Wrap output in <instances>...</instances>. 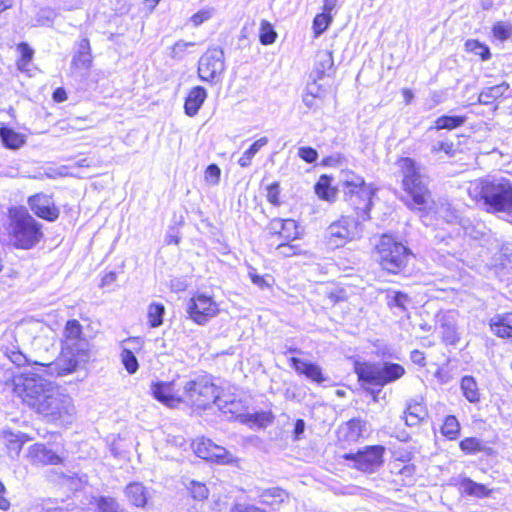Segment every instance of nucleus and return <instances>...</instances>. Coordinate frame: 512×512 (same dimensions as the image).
<instances>
[{
    "label": "nucleus",
    "mask_w": 512,
    "mask_h": 512,
    "mask_svg": "<svg viewBox=\"0 0 512 512\" xmlns=\"http://www.w3.org/2000/svg\"><path fill=\"white\" fill-rule=\"evenodd\" d=\"M194 46V42H186L184 40H179L174 45L167 48V55L175 61H180L187 56L188 48Z\"/></svg>",
    "instance_id": "37"
},
{
    "label": "nucleus",
    "mask_w": 512,
    "mask_h": 512,
    "mask_svg": "<svg viewBox=\"0 0 512 512\" xmlns=\"http://www.w3.org/2000/svg\"><path fill=\"white\" fill-rule=\"evenodd\" d=\"M367 422L360 418H353L340 426L339 437L348 442H355L363 436L366 431Z\"/></svg>",
    "instance_id": "19"
},
{
    "label": "nucleus",
    "mask_w": 512,
    "mask_h": 512,
    "mask_svg": "<svg viewBox=\"0 0 512 512\" xmlns=\"http://www.w3.org/2000/svg\"><path fill=\"white\" fill-rule=\"evenodd\" d=\"M411 361L419 366H425L424 353L419 350H413L410 355Z\"/></svg>",
    "instance_id": "61"
},
{
    "label": "nucleus",
    "mask_w": 512,
    "mask_h": 512,
    "mask_svg": "<svg viewBox=\"0 0 512 512\" xmlns=\"http://www.w3.org/2000/svg\"><path fill=\"white\" fill-rule=\"evenodd\" d=\"M64 335L67 340H78L82 335V326L76 319L68 320L65 325Z\"/></svg>",
    "instance_id": "43"
},
{
    "label": "nucleus",
    "mask_w": 512,
    "mask_h": 512,
    "mask_svg": "<svg viewBox=\"0 0 512 512\" xmlns=\"http://www.w3.org/2000/svg\"><path fill=\"white\" fill-rule=\"evenodd\" d=\"M92 62V57L90 53H76V55L73 57V63L78 68H84L87 69L90 67Z\"/></svg>",
    "instance_id": "57"
},
{
    "label": "nucleus",
    "mask_w": 512,
    "mask_h": 512,
    "mask_svg": "<svg viewBox=\"0 0 512 512\" xmlns=\"http://www.w3.org/2000/svg\"><path fill=\"white\" fill-rule=\"evenodd\" d=\"M339 187L343 192L344 201L351 206L362 220L370 218L374 190L367 185L362 176L353 171H342Z\"/></svg>",
    "instance_id": "6"
},
{
    "label": "nucleus",
    "mask_w": 512,
    "mask_h": 512,
    "mask_svg": "<svg viewBox=\"0 0 512 512\" xmlns=\"http://www.w3.org/2000/svg\"><path fill=\"white\" fill-rule=\"evenodd\" d=\"M192 448L199 458L207 461L216 462L218 464H229L234 461V457L229 451L204 437L194 440Z\"/></svg>",
    "instance_id": "13"
},
{
    "label": "nucleus",
    "mask_w": 512,
    "mask_h": 512,
    "mask_svg": "<svg viewBox=\"0 0 512 512\" xmlns=\"http://www.w3.org/2000/svg\"><path fill=\"white\" fill-rule=\"evenodd\" d=\"M509 87L510 86L507 82H502L498 85L487 87L480 92L478 102L484 105L491 104L493 101L504 96Z\"/></svg>",
    "instance_id": "28"
},
{
    "label": "nucleus",
    "mask_w": 512,
    "mask_h": 512,
    "mask_svg": "<svg viewBox=\"0 0 512 512\" xmlns=\"http://www.w3.org/2000/svg\"><path fill=\"white\" fill-rule=\"evenodd\" d=\"M459 447L466 454H476L485 450L483 441L475 437H468L461 440Z\"/></svg>",
    "instance_id": "39"
},
{
    "label": "nucleus",
    "mask_w": 512,
    "mask_h": 512,
    "mask_svg": "<svg viewBox=\"0 0 512 512\" xmlns=\"http://www.w3.org/2000/svg\"><path fill=\"white\" fill-rule=\"evenodd\" d=\"M464 235L472 239H480L482 237V231L474 227L473 225H463Z\"/></svg>",
    "instance_id": "60"
},
{
    "label": "nucleus",
    "mask_w": 512,
    "mask_h": 512,
    "mask_svg": "<svg viewBox=\"0 0 512 512\" xmlns=\"http://www.w3.org/2000/svg\"><path fill=\"white\" fill-rule=\"evenodd\" d=\"M466 120H467L466 116L442 115L434 121V125L431 126L429 128V130H433V129H435V130H443V129L453 130V129L463 126L465 124Z\"/></svg>",
    "instance_id": "29"
},
{
    "label": "nucleus",
    "mask_w": 512,
    "mask_h": 512,
    "mask_svg": "<svg viewBox=\"0 0 512 512\" xmlns=\"http://www.w3.org/2000/svg\"><path fill=\"white\" fill-rule=\"evenodd\" d=\"M453 143L451 141H439L433 144L431 151L432 153L444 152L446 155L453 154Z\"/></svg>",
    "instance_id": "58"
},
{
    "label": "nucleus",
    "mask_w": 512,
    "mask_h": 512,
    "mask_svg": "<svg viewBox=\"0 0 512 512\" xmlns=\"http://www.w3.org/2000/svg\"><path fill=\"white\" fill-rule=\"evenodd\" d=\"M147 318L150 327L160 326V303L153 302L150 304Z\"/></svg>",
    "instance_id": "52"
},
{
    "label": "nucleus",
    "mask_w": 512,
    "mask_h": 512,
    "mask_svg": "<svg viewBox=\"0 0 512 512\" xmlns=\"http://www.w3.org/2000/svg\"><path fill=\"white\" fill-rule=\"evenodd\" d=\"M230 512H263V509L252 504L238 503L231 508Z\"/></svg>",
    "instance_id": "59"
},
{
    "label": "nucleus",
    "mask_w": 512,
    "mask_h": 512,
    "mask_svg": "<svg viewBox=\"0 0 512 512\" xmlns=\"http://www.w3.org/2000/svg\"><path fill=\"white\" fill-rule=\"evenodd\" d=\"M77 360L69 358L68 360L63 358L57 359V361L48 364V370L50 376H62L72 373L77 368Z\"/></svg>",
    "instance_id": "31"
},
{
    "label": "nucleus",
    "mask_w": 512,
    "mask_h": 512,
    "mask_svg": "<svg viewBox=\"0 0 512 512\" xmlns=\"http://www.w3.org/2000/svg\"><path fill=\"white\" fill-rule=\"evenodd\" d=\"M305 431V422L302 419H298L294 425V438L300 439Z\"/></svg>",
    "instance_id": "62"
},
{
    "label": "nucleus",
    "mask_w": 512,
    "mask_h": 512,
    "mask_svg": "<svg viewBox=\"0 0 512 512\" xmlns=\"http://www.w3.org/2000/svg\"><path fill=\"white\" fill-rule=\"evenodd\" d=\"M218 311V306L213 298L201 293L194 295L187 306L190 318L199 325L206 324L217 315Z\"/></svg>",
    "instance_id": "12"
},
{
    "label": "nucleus",
    "mask_w": 512,
    "mask_h": 512,
    "mask_svg": "<svg viewBox=\"0 0 512 512\" xmlns=\"http://www.w3.org/2000/svg\"><path fill=\"white\" fill-rule=\"evenodd\" d=\"M0 138L3 145L11 150H16L25 144V137L9 127L0 128Z\"/></svg>",
    "instance_id": "30"
},
{
    "label": "nucleus",
    "mask_w": 512,
    "mask_h": 512,
    "mask_svg": "<svg viewBox=\"0 0 512 512\" xmlns=\"http://www.w3.org/2000/svg\"><path fill=\"white\" fill-rule=\"evenodd\" d=\"M298 156L307 163H314L318 158L317 151L312 147H301Z\"/></svg>",
    "instance_id": "55"
},
{
    "label": "nucleus",
    "mask_w": 512,
    "mask_h": 512,
    "mask_svg": "<svg viewBox=\"0 0 512 512\" xmlns=\"http://www.w3.org/2000/svg\"><path fill=\"white\" fill-rule=\"evenodd\" d=\"M442 329H443V332H442L443 339L447 344L454 345L459 341V339H460L459 334L457 332L456 327L453 324L443 323Z\"/></svg>",
    "instance_id": "50"
},
{
    "label": "nucleus",
    "mask_w": 512,
    "mask_h": 512,
    "mask_svg": "<svg viewBox=\"0 0 512 512\" xmlns=\"http://www.w3.org/2000/svg\"><path fill=\"white\" fill-rule=\"evenodd\" d=\"M332 16L328 13L317 14L313 20V29L315 36L322 34L330 25Z\"/></svg>",
    "instance_id": "44"
},
{
    "label": "nucleus",
    "mask_w": 512,
    "mask_h": 512,
    "mask_svg": "<svg viewBox=\"0 0 512 512\" xmlns=\"http://www.w3.org/2000/svg\"><path fill=\"white\" fill-rule=\"evenodd\" d=\"M43 225L24 208L9 209L8 234L12 244L19 249L29 250L43 238Z\"/></svg>",
    "instance_id": "5"
},
{
    "label": "nucleus",
    "mask_w": 512,
    "mask_h": 512,
    "mask_svg": "<svg viewBox=\"0 0 512 512\" xmlns=\"http://www.w3.org/2000/svg\"><path fill=\"white\" fill-rule=\"evenodd\" d=\"M206 97L207 92L205 88L202 86L194 87L186 97L184 104L185 113L190 117L195 116L204 103Z\"/></svg>",
    "instance_id": "23"
},
{
    "label": "nucleus",
    "mask_w": 512,
    "mask_h": 512,
    "mask_svg": "<svg viewBox=\"0 0 512 512\" xmlns=\"http://www.w3.org/2000/svg\"><path fill=\"white\" fill-rule=\"evenodd\" d=\"M225 71L224 52L221 48L208 49L199 59L198 74L204 81H214Z\"/></svg>",
    "instance_id": "10"
},
{
    "label": "nucleus",
    "mask_w": 512,
    "mask_h": 512,
    "mask_svg": "<svg viewBox=\"0 0 512 512\" xmlns=\"http://www.w3.org/2000/svg\"><path fill=\"white\" fill-rule=\"evenodd\" d=\"M411 303V299L409 296L402 292H394L391 296L388 304L390 306L397 307L402 312H406L408 310L407 306Z\"/></svg>",
    "instance_id": "46"
},
{
    "label": "nucleus",
    "mask_w": 512,
    "mask_h": 512,
    "mask_svg": "<svg viewBox=\"0 0 512 512\" xmlns=\"http://www.w3.org/2000/svg\"><path fill=\"white\" fill-rule=\"evenodd\" d=\"M18 50L21 54V57L17 61V66L20 70H24L28 63L32 60L34 51L30 48V46L27 43L19 44Z\"/></svg>",
    "instance_id": "47"
},
{
    "label": "nucleus",
    "mask_w": 512,
    "mask_h": 512,
    "mask_svg": "<svg viewBox=\"0 0 512 512\" xmlns=\"http://www.w3.org/2000/svg\"><path fill=\"white\" fill-rule=\"evenodd\" d=\"M325 94V89L317 83L316 79H313V81L308 83L306 86V90L303 95V103L309 109H318L325 98Z\"/></svg>",
    "instance_id": "22"
},
{
    "label": "nucleus",
    "mask_w": 512,
    "mask_h": 512,
    "mask_svg": "<svg viewBox=\"0 0 512 512\" xmlns=\"http://www.w3.org/2000/svg\"><path fill=\"white\" fill-rule=\"evenodd\" d=\"M250 278L252 282L260 288L268 286V283L266 282L263 276L250 272Z\"/></svg>",
    "instance_id": "64"
},
{
    "label": "nucleus",
    "mask_w": 512,
    "mask_h": 512,
    "mask_svg": "<svg viewBox=\"0 0 512 512\" xmlns=\"http://www.w3.org/2000/svg\"><path fill=\"white\" fill-rule=\"evenodd\" d=\"M28 204L36 216L46 221L54 222L59 217V209L50 195L45 193L32 195L28 198Z\"/></svg>",
    "instance_id": "15"
},
{
    "label": "nucleus",
    "mask_w": 512,
    "mask_h": 512,
    "mask_svg": "<svg viewBox=\"0 0 512 512\" xmlns=\"http://www.w3.org/2000/svg\"><path fill=\"white\" fill-rule=\"evenodd\" d=\"M277 33L273 26L266 20L261 22L259 40L263 45H270L275 42Z\"/></svg>",
    "instance_id": "42"
},
{
    "label": "nucleus",
    "mask_w": 512,
    "mask_h": 512,
    "mask_svg": "<svg viewBox=\"0 0 512 512\" xmlns=\"http://www.w3.org/2000/svg\"><path fill=\"white\" fill-rule=\"evenodd\" d=\"M425 416L426 410L421 403L416 400L407 402L403 417L407 426L415 427L419 425L424 420Z\"/></svg>",
    "instance_id": "25"
},
{
    "label": "nucleus",
    "mask_w": 512,
    "mask_h": 512,
    "mask_svg": "<svg viewBox=\"0 0 512 512\" xmlns=\"http://www.w3.org/2000/svg\"><path fill=\"white\" fill-rule=\"evenodd\" d=\"M491 331L500 338L512 339V313L494 315L489 322Z\"/></svg>",
    "instance_id": "20"
},
{
    "label": "nucleus",
    "mask_w": 512,
    "mask_h": 512,
    "mask_svg": "<svg viewBox=\"0 0 512 512\" xmlns=\"http://www.w3.org/2000/svg\"><path fill=\"white\" fill-rule=\"evenodd\" d=\"M382 446H367L357 453H346L344 459L353 461V467L366 473H373L383 463Z\"/></svg>",
    "instance_id": "11"
},
{
    "label": "nucleus",
    "mask_w": 512,
    "mask_h": 512,
    "mask_svg": "<svg viewBox=\"0 0 512 512\" xmlns=\"http://www.w3.org/2000/svg\"><path fill=\"white\" fill-rule=\"evenodd\" d=\"M466 51L474 53L481 57L482 60H488L491 57L488 46L479 42L478 40L470 39L465 43Z\"/></svg>",
    "instance_id": "40"
},
{
    "label": "nucleus",
    "mask_w": 512,
    "mask_h": 512,
    "mask_svg": "<svg viewBox=\"0 0 512 512\" xmlns=\"http://www.w3.org/2000/svg\"><path fill=\"white\" fill-rule=\"evenodd\" d=\"M98 512H126L120 504L111 497L102 496L97 501Z\"/></svg>",
    "instance_id": "41"
},
{
    "label": "nucleus",
    "mask_w": 512,
    "mask_h": 512,
    "mask_svg": "<svg viewBox=\"0 0 512 512\" xmlns=\"http://www.w3.org/2000/svg\"><path fill=\"white\" fill-rule=\"evenodd\" d=\"M28 459L35 465L57 464L61 458L44 444L36 443L28 450Z\"/></svg>",
    "instance_id": "17"
},
{
    "label": "nucleus",
    "mask_w": 512,
    "mask_h": 512,
    "mask_svg": "<svg viewBox=\"0 0 512 512\" xmlns=\"http://www.w3.org/2000/svg\"><path fill=\"white\" fill-rule=\"evenodd\" d=\"M259 497L262 503L275 507L284 502L287 493L279 487H272L263 490Z\"/></svg>",
    "instance_id": "34"
},
{
    "label": "nucleus",
    "mask_w": 512,
    "mask_h": 512,
    "mask_svg": "<svg viewBox=\"0 0 512 512\" xmlns=\"http://www.w3.org/2000/svg\"><path fill=\"white\" fill-rule=\"evenodd\" d=\"M334 60L332 53L328 50L318 51L315 57L314 68L310 77L316 80L322 79L324 76L329 75L333 69Z\"/></svg>",
    "instance_id": "21"
},
{
    "label": "nucleus",
    "mask_w": 512,
    "mask_h": 512,
    "mask_svg": "<svg viewBox=\"0 0 512 512\" xmlns=\"http://www.w3.org/2000/svg\"><path fill=\"white\" fill-rule=\"evenodd\" d=\"M492 31L495 38L504 41L512 35V25L505 22H497L493 26Z\"/></svg>",
    "instance_id": "49"
},
{
    "label": "nucleus",
    "mask_w": 512,
    "mask_h": 512,
    "mask_svg": "<svg viewBox=\"0 0 512 512\" xmlns=\"http://www.w3.org/2000/svg\"><path fill=\"white\" fill-rule=\"evenodd\" d=\"M435 377L441 384H448L452 381L453 375L451 374V371L449 369V365H443L440 368L437 369L435 372Z\"/></svg>",
    "instance_id": "56"
},
{
    "label": "nucleus",
    "mask_w": 512,
    "mask_h": 512,
    "mask_svg": "<svg viewBox=\"0 0 512 512\" xmlns=\"http://www.w3.org/2000/svg\"><path fill=\"white\" fill-rule=\"evenodd\" d=\"M290 242L280 241L278 243L272 242L271 246L279 250V253L285 257H289L296 254V247L289 244Z\"/></svg>",
    "instance_id": "54"
},
{
    "label": "nucleus",
    "mask_w": 512,
    "mask_h": 512,
    "mask_svg": "<svg viewBox=\"0 0 512 512\" xmlns=\"http://www.w3.org/2000/svg\"><path fill=\"white\" fill-rule=\"evenodd\" d=\"M141 345L139 338H129L122 342L121 362L129 374H134L139 368L138 360L134 354Z\"/></svg>",
    "instance_id": "16"
},
{
    "label": "nucleus",
    "mask_w": 512,
    "mask_h": 512,
    "mask_svg": "<svg viewBox=\"0 0 512 512\" xmlns=\"http://www.w3.org/2000/svg\"><path fill=\"white\" fill-rule=\"evenodd\" d=\"M3 439L10 457L14 458L19 455L22 446L28 440V437L26 434L21 432L14 433L11 431H5L3 432Z\"/></svg>",
    "instance_id": "27"
},
{
    "label": "nucleus",
    "mask_w": 512,
    "mask_h": 512,
    "mask_svg": "<svg viewBox=\"0 0 512 512\" xmlns=\"http://www.w3.org/2000/svg\"><path fill=\"white\" fill-rule=\"evenodd\" d=\"M364 220L356 215L341 216L338 220L332 222L325 231V239L331 248H340L348 242L361 237L362 222Z\"/></svg>",
    "instance_id": "9"
},
{
    "label": "nucleus",
    "mask_w": 512,
    "mask_h": 512,
    "mask_svg": "<svg viewBox=\"0 0 512 512\" xmlns=\"http://www.w3.org/2000/svg\"><path fill=\"white\" fill-rule=\"evenodd\" d=\"M67 99V93L65 91L64 88H57L54 92H53V100L57 103H60V102H63Z\"/></svg>",
    "instance_id": "63"
},
{
    "label": "nucleus",
    "mask_w": 512,
    "mask_h": 512,
    "mask_svg": "<svg viewBox=\"0 0 512 512\" xmlns=\"http://www.w3.org/2000/svg\"><path fill=\"white\" fill-rule=\"evenodd\" d=\"M245 423L251 427L266 428L274 421V415L271 411H260L255 413H247L244 415Z\"/></svg>",
    "instance_id": "33"
},
{
    "label": "nucleus",
    "mask_w": 512,
    "mask_h": 512,
    "mask_svg": "<svg viewBox=\"0 0 512 512\" xmlns=\"http://www.w3.org/2000/svg\"><path fill=\"white\" fill-rule=\"evenodd\" d=\"M174 385V381L168 383L162 381V404L170 408H175L180 403L187 402L200 409H206L211 404H215L224 413L234 412L230 407L234 405V402L223 400L217 394V386L212 382L209 375L197 376L186 382L182 394H179V391L171 393V386Z\"/></svg>",
    "instance_id": "2"
},
{
    "label": "nucleus",
    "mask_w": 512,
    "mask_h": 512,
    "mask_svg": "<svg viewBox=\"0 0 512 512\" xmlns=\"http://www.w3.org/2000/svg\"><path fill=\"white\" fill-rule=\"evenodd\" d=\"M355 373L358 380L365 385L383 387L400 379L405 374L402 365L392 362L357 363Z\"/></svg>",
    "instance_id": "7"
},
{
    "label": "nucleus",
    "mask_w": 512,
    "mask_h": 512,
    "mask_svg": "<svg viewBox=\"0 0 512 512\" xmlns=\"http://www.w3.org/2000/svg\"><path fill=\"white\" fill-rule=\"evenodd\" d=\"M188 489H189L192 497L196 500L201 501L208 497L209 491H208L206 485L202 482L191 481L188 486Z\"/></svg>",
    "instance_id": "48"
},
{
    "label": "nucleus",
    "mask_w": 512,
    "mask_h": 512,
    "mask_svg": "<svg viewBox=\"0 0 512 512\" xmlns=\"http://www.w3.org/2000/svg\"><path fill=\"white\" fill-rule=\"evenodd\" d=\"M268 143L267 137H261L260 139L256 140L239 158L238 164L246 168L250 166L251 161L253 157L258 153V151L264 147Z\"/></svg>",
    "instance_id": "36"
},
{
    "label": "nucleus",
    "mask_w": 512,
    "mask_h": 512,
    "mask_svg": "<svg viewBox=\"0 0 512 512\" xmlns=\"http://www.w3.org/2000/svg\"><path fill=\"white\" fill-rule=\"evenodd\" d=\"M15 391L23 402L42 415L48 422H70L75 407L69 395L38 374L15 378Z\"/></svg>",
    "instance_id": "1"
},
{
    "label": "nucleus",
    "mask_w": 512,
    "mask_h": 512,
    "mask_svg": "<svg viewBox=\"0 0 512 512\" xmlns=\"http://www.w3.org/2000/svg\"><path fill=\"white\" fill-rule=\"evenodd\" d=\"M291 366L298 372L299 374L305 375L308 379L318 384H321L326 381V377L323 375L320 366L317 364L304 361L300 358L292 357L290 359Z\"/></svg>",
    "instance_id": "18"
},
{
    "label": "nucleus",
    "mask_w": 512,
    "mask_h": 512,
    "mask_svg": "<svg viewBox=\"0 0 512 512\" xmlns=\"http://www.w3.org/2000/svg\"><path fill=\"white\" fill-rule=\"evenodd\" d=\"M471 197L485 206L491 214L512 215V179L501 175H488L471 182Z\"/></svg>",
    "instance_id": "3"
},
{
    "label": "nucleus",
    "mask_w": 512,
    "mask_h": 512,
    "mask_svg": "<svg viewBox=\"0 0 512 512\" xmlns=\"http://www.w3.org/2000/svg\"><path fill=\"white\" fill-rule=\"evenodd\" d=\"M376 251L381 267L389 273L397 274L406 267L410 250L392 236L384 234L376 244Z\"/></svg>",
    "instance_id": "8"
},
{
    "label": "nucleus",
    "mask_w": 512,
    "mask_h": 512,
    "mask_svg": "<svg viewBox=\"0 0 512 512\" xmlns=\"http://www.w3.org/2000/svg\"><path fill=\"white\" fill-rule=\"evenodd\" d=\"M460 390L464 398L471 404L481 401V392L476 379L471 375H465L460 380Z\"/></svg>",
    "instance_id": "24"
},
{
    "label": "nucleus",
    "mask_w": 512,
    "mask_h": 512,
    "mask_svg": "<svg viewBox=\"0 0 512 512\" xmlns=\"http://www.w3.org/2000/svg\"><path fill=\"white\" fill-rule=\"evenodd\" d=\"M221 170L216 164H210L205 170L204 178L210 185H217L220 181Z\"/></svg>",
    "instance_id": "51"
},
{
    "label": "nucleus",
    "mask_w": 512,
    "mask_h": 512,
    "mask_svg": "<svg viewBox=\"0 0 512 512\" xmlns=\"http://www.w3.org/2000/svg\"><path fill=\"white\" fill-rule=\"evenodd\" d=\"M441 432L450 440L456 439L460 432V424L457 418L453 415L447 416L441 427Z\"/></svg>",
    "instance_id": "38"
},
{
    "label": "nucleus",
    "mask_w": 512,
    "mask_h": 512,
    "mask_svg": "<svg viewBox=\"0 0 512 512\" xmlns=\"http://www.w3.org/2000/svg\"><path fill=\"white\" fill-rule=\"evenodd\" d=\"M315 192L318 197L328 202H334L337 196V190L331 187V178L322 175L315 185Z\"/></svg>",
    "instance_id": "32"
},
{
    "label": "nucleus",
    "mask_w": 512,
    "mask_h": 512,
    "mask_svg": "<svg viewBox=\"0 0 512 512\" xmlns=\"http://www.w3.org/2000/svg\"><path fill=\"white\" fill-rule=\"evenodd\" d=\"M214 8L205 7L190 17V22L194 27L202 25L204 22L210 20L214 15Z\"/></svg>",
    "instance_id": "45"
},
{
    "label": "nucleus",
    "mask_w": 512,
    "mask_h": 512,
    "mask_svg": "<svg viewBox=\"0 0 512 512\" xmlns=\"http://www.w3.org/2000/svg\"><path fill=\"white\" fill-rule=\"evenodd\" d=\"M403 179L405 192L411 197L407 202L410 209L425 211L430 209L431 193L428 189V178L422 173V168L414 159L405 157L398 161Z\"/></svg>",
    "instance_id": "4"
},
{
    "label": "nucleus",
    "mask_w": 512,
    "mask_h": 512,
    "mask_svg": "<svg viewBox=\"0 0 512 512\" xmlns=\"http://www.w3.org/2000/svg\"><path fill=\"white\" fill-rule=\"evenodd\" d=\"M266 229L270 234V243L291 242L299 235L298 224L293 219L274 218L268 223Z\"/></svg>",
    "instance_id": "14"
},
{
    "label": "nucleus",
    "mask_w": 512,
    "mask_h": 512,
    "mask_svg": "<svg viewBox=\"0 0 512 512\" xmlns=\"http://www.w3.org/2000/svg\"><path fill=\"white\" fill-rule=\"evenodd\" d=\"M125 494L128 500L137 507H144L148 500V492L143 484L133 482L126 486Z\"/></svg>",
    "instance_id": "26"
},
{
    "label": "nucleus",
    "mask_w": 512,
    "mask_h": 512,
    "mask_svg": "<svg viewBox=\"0 0 512 512\" xmlns=\"http://www.w3.org/2000/svg\"><path fill=\"white\" fill-rule=\"evenodd\" d=\"M460 487L464 493L479 498L486 497L489 494V490L483 484L477 483L470 478H464L460 482Z\"/></svg>",
    "instance_id": "35"
},
{
    "label": "nucleus",
    "mask_w": 512,
    "mask_h": 512,
    "mask_svg": "<svg viewBox=\"0 0 512 512\" xmlns=\"http://www.w3.org/2000/svg\"><path fill=\"white\" fill-rule=\"evenodd\" d=\"M267 200L274 206H280V185L278 182H274L267 187Z\"/></svg>",
    "instance_id": "53"
}]
</instances>
